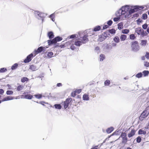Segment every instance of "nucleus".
<instances>
[{
    "instance_id": "13d9d810",
    "label": "nucleus",
    "mask_w": 149,
    "mask_h": 149,
    "mask_svg": "<svg viewBox=\"0 0 149 149\" xmlns=\"http://www.w3.org/2000/svg\"><path fill=\"white\" fill-rule=\"evenodd\" d=\"M76 37V35L75 34H73L71 35L70 36V38H74Z\"/></svg>"
},
{
    "instance_id": "bb28decb",
    "label": "nucleus",
    "mask_w": 149,
    "mask_h": 149,
    "mask_svg": "<svg viewBox=\"0 0 149 149\" xmlns=\"http://www.w3.org/2000/svg\"><path fill=\"white\" fill-rule=\"evenodd\" d=\"M118 29L119 30L121 29H123V24L122 23H121V22L119 23L118 24Z\"/></svg>"
},
{
    "instance_id": "20e7f679",
    "label": "nucleus",
    "mask_w": 149,
    "mask_h": 149,
    "mask_svg": "<svg viewBox=\"0 0 149 149\" xmlns=\"http://www.w3.org/2000/svg\"><path fill=\"white\" fill-rule=\"evenodd\" d=\"M135 32L138 35H140L142 37H143L147 35L146 32H144V31L141 28H136Z\"/></svg>"
},
{
    "instance_id": "7ed1b4c3",
    "label": "nucleus",
    "mask_w": 149,
    "mask_h": 149,
    "mask_svg": "<svg viewBox=\"0 0 149 149\" xmlns=\"http://www.w3.org/2000/svg\"><path fill=\"white\" fill-rule=\"evenodd\" d=\"M147 108H146L143 111L139 116V119L140 120L142 121L148 116L149 114V113H147Z\"/></svg>"
},
{
    "instance_id": "bf43d9fd",
    "label": "nucleus",
    "mask_w": 149,
    "mask_h": 149,
    "mask_svg": "<svg viewBox=\"0 0 149 149\" xmlns=\"http://www.w3.org/2000/svg\"><path fill=\"white\" fill-rule=\"evenodd\" d=\"M4 92L3 90L2 89H0V94H3Z\"/></svg>"
},
{
    "instance_id": "a18cd8bd",
    "label": "nucleus",
    "mask_w": 149,
    "mask_h": 149,
    "mask_svg": "<svg viewBox=\"0 0 149 149\" xmlns=\"http://www.w3.org/2000/svg\"><path fill=\"white\" fill-rule=\"evenodd\" d=\"M145 56L147 59H149V52H146Z\"/></svg>"
},
{
    "instance_id": "4d7b16f0",
    "label": "nucleus",
    "mask_w": 149,
    "mask_h": 149,
    "mask_svg": "<svg viewBox=\"0 0 149 149\" xmlns=\"http://www.w3.org/2000/svg\"><path fill=\"white\" fill-rule=\"evenodd\" d=\"M70 48L72 50H74L75 49V47L73 45H72L70 47Z\"/></svg>"
},
{
    "instance_id": "f3484780",
    "label": "nucleus",
    "mask_w": 149,
    "mask_h": 149,
    "mask_svg": "<svg viewBox=\"0 0 149 149\" xmlns=\"http://www.w3.org/2000/svg\"><path fill=\"white\" fill-rule=\"evenodd\" d=\"M101 29L100 26H97L94 28L93 31L95 32L98 31L100 30Z\"/></svg>"
},
{
    "instance_id": "a19ab883",
    "label": "nucleus",
    "mask_w": 149,
    "mask_h": 149,
    "mask_svg": "<svg viewBox=\"0 0 149 149\" xmlns=\"http://www.w3.org/2000/svg\"><path fill=\"white\" fill-rule=\"evenodd\" d=\"M136 142L138 143H139L141 142V138L139 136H138L136 138Z\"/></svg>"
},
{
    "instance_id": "603ef678",
    "label": "nucleus",
    "mask_w": 149,
    "mask_h": 149,
    "mask_svg": "<svg viewBox=\"0 0 149 149\" xmlns=\"http://www.w3.org/2000/svg\"><path fill=\"white\" fill-rule=\"evenodd\" d=\"M38 15L40 17H43V14L41 13L38 12Z\"/></svg>"
},
{
    "instance_id": "72a5a7b5",
    "label": "nucleus",
    "mask_w": 149,
    "mask_h": 149,
    "mask_svg": "<svg viewBox=\"0 0 149 149\" xmlns=\"http://www.w3.org/2000/svg\"><path fill=\"white\" fill-rule=\"evenodd\" d=\"M34 96L38 99H40L42 97V95L40 94L35 95Z\"/></svg>"
},
{
    "instance_id": "864d4df0",
    "label": "nucleus",
    "mask_w": 149,
    "mask_h": 149,
    "mask_svg": "<svg viewBox=\"0 0 149 149\" xmlns=\"http://www.w3.org/2000/svg\"><path fill=\"white\" fill-rule=\"evenodd\" d=\"M122 10V11L121 12V14L122 15H125V16L127 14L122 9H121Z\"/></svg>"
},
{
    "instance_id": "cd10ccee",
    "label": "nucleus",
    "mask_w": 149,
    "mask_h": 149,
    "mask_svg": "<svg viewBox=\"0 0 149 149\" xmlns=\"http://www.w3.org/2000/svg\"><path fill=\"white\" fill-rule=\"evenodd\" d=\"M111 83L110 81L107 80H106L104 82V85L105 86H108Z\"/></svg>"
},
{
    "instance_id": "c9c22d12",
    "label": "nucleus",
    "mask_w": 149,
    "mask_h": 149,
    "mask_svg": "<svg viewBox=\"0 0 149 149\" xmlns=\"http://www.w3.org/2000/svg\"><path fill=\"white\" fill-rule=\"evenodd\" d=\"M54 106L55 108L58 109H61V106L60 104H55Z\"/></svg>"
},
{
    "instance_id": "2eb2a0df",
    "label": "nucleus",
    "mask_w": 149,
    "mask_h": 149,
    "mask_svg": "<svg viewBox=\"0 0 149 149\" xmlns=\"http://www.w3.org/2000/svg\"><path fill=\"white\" fill-rule=\"evenodd\" d=\"M114 130L113 127H110L107 128L106 130V132L108 134H109L111 132Z\"/></svg>"
},
{
    "instance_id": "c756f323",
    "label": "nucleus",
    "mask_w": 149,
    "mask_h": 149,
    "mask_svg": "<svg viewBox=\"0 0 149 149\" xmlns=\"http://www.w3.org/2000/svg\"><path fill=\"white\" fill-rule=\"evenodd\" d=\"M18 65V64L17 63H15L12 66L11 68L12 70H15L17 68Z\"/></svg>"
},
{
    "instance_id": "7c9ffc66",
    "label": "nucleus",
    "mask_w": 149,
    "mask_h": 149,
    "mask_svg": "<svg viewBox=\"0 0 149 149\" xmlns=\"http://www.w3.org/2000/svg\"><path fill=\"white\" fill-rule=\"evenodd\" d=\"M105 58V56L104 54H101L100 55V61H103Z\"/></svg>"
},
{
    "instance_id": "9d476101",
    "label": "nucleus",
    "mask_w": 149,
    "mask_h": 149,
    "mask_svg": "<svg viewBox=\"0 0 149 149\" xmlns=\"http://www.w3.org/2000/svg\"><path fill=\"white\" fill-rule=\"evenodd\" d=\"M88 36L84 35L82 37L81 40V42L82 43H85L88 41Z\"/></svg>"
},
{
    "instance_id": "1a4fd4ad",
    "label": "nucleus",
    "mask_w": 149,
    "mask_h": 149,
    "mask_svg": "<svg viewBox=\"0 0 149 149\" xmlns=\"http://www.w3.org/2000/svg\"><path fill=\"white\" fill-rule=\"evenodd\" d=\"M43 48L42 47H38L37 50H35L33 52V54L34 56H35L39 53L41 52L43 50Z\"/></svg>"
},
{
    "instance_id": "f704fd0d",
    "label": "nucleus",
    "mask_w": 149,
    "mask_h": 149,
    "mask_svg": "<svg viewBox=\"0 0 149 149\" xmlns=\"http://www.w3.org/2000/svg\"><path fill=\"white\" fill-rule=\"evenodd\" d=\"M130 38L131 40H134L136 38V36L133 34H131L130 35Z\"/></svg>"
},
{
    "instance_id": "393cba45",
    "label": "nucleus",
    "mask_w": 149,
    "mask_h": 149,
    "mask_svg": "<svg viewBox=\"0 0 149 149\" xmlns=\"http://www.w3.org/2000/svg\"><path fill=\"white\" fill-rule=\"evenodd\" d=\"M28 78L26 77H22L21 79V81L22 83H24L25 81H29Z\"/></svg>"
},
{
    "instance_id": "ddd939ff",
    "label": "nucleus",
    "mask_w": 149,
    "mask_h": 149,
    "mask_svg": "<svg viewBox=\"0 0 149 149\" xmlns=\"http://www.w3.org/2000/svg\"><path fill=\"white\" fill-rule=\"evenodd\" d=\"M47 36L49 39L53 38L54 36L53 33L52 31H49L47 33Z\"/></svg>"
},
{
    "instance_id": "412c9836",
    "label": "nucleus",
    "mask_w": 149,
    "mask_h": 149,
    "mask_svg": "<svg viewBox=\"0 0 149 149\" xmlns=\"http://www.w3.org/2000/svg\"><path fill=\"white\" fill-rule=\"evenodd\" d=\"M24 86L22 85H19L17 86V90L18 91H20L23 89Z\"/></svg>"
},
{
    "instance_id": "c03bdc74",
    "label": "nucleus",
    "mask_w": 149,
    "mask_h": 149,
    "mask_svg": "<svg viewBox=\"0 0 149 149\" xmlns=\"http://www.w3.org/2000/svg\"><path fill=\"white\" fill-rule=\"evenodd\" d=\"M109 31L111 33H114L115 32V31L114 29H112L109 30Z\"/></svg>"
},
{
    "instance_id": "4468645a",
    "label": "nucleus",
    "mask_w": 149,
    "mask_h": 149,
    "mask_svg": "<svg viewBox=\"0 0 149 149\" xmlns=\"http://www.w3.org/2000/svg\"><path fill=\"white\" fill-rule=\"evenodd\" d=\"M134 12V11L133 9H130V8H129L128 14V15H125V17L127 18H129V16L131 14L133 13Z\"/></svg>"
},
{
    "instance_id": "5fc2aeb1",
    "label": "nucleus",
    "mask_w": 149,
    "mask_h": 149,
    "mask_svg": "<svg viewBox=\"0 0 149 149\" xmlns=\"http://www.w3.org/2000/svg\"><path fill=\"white\" fill-rule=\"evenodd\" d=\"M133 9L134 10V12H135L138 11L139 10V8L138 7H136L134 8H133Z\"/></svg>"
},
{
    "instance_id": "6e6d98bb",
    "label": "nucleus",
    "mask_w": 149,
    "mask_h": 149,
    "mask_svg": "<svg viewBox=\"0 0 149 149\" xmlns=\"http://www.w3.org/2000/svg\"><path fill=\"white\" fill-rule=\"evenodd\" d=\"M108 27H109V26H108V25H105L104 26H103L102 29H103V30L105 29H107V28H108Z\"/></svg>"
},
{
    "instance_id": "e433bc0d",
    "label": "nucleus",
    "mask_w": 149,
    "mask_h": 149,
    "mask_svg": "<svg viewBox=\"0 0 149 149\" xmlns=\"http://www.w3.org/2000/svg\"><path fill=\"white\" fill-rule=\"evenodd\" d=\"M144 65L146 68L149 67V62L147 61H144Z\"/></svg>"
},
{
    "instance_id": "680f3d73",
    "label": "nucleus",
    "mask_w": 149,
    "mask_h": 149,
    "mask_svg": "<svg viewBox=\"0 0 149 149\" xmlns=\"http://www.w3.org/2000/svg\"><path fill=\"white\" fill-rule=\"evenodd\" d=\"M39 103L44 105V104L45 103V102L44 101H41V102H39Z\"/></svg>"
},
{
    "instance_id": "f8f14e48",
    "label": "nucleus",
    "mask_w": 149,
    "mask_h": 149,
    "mask_svg": "<svg viewBox=\"0 0 149 149\" xmlns=\"http://www.w3.org/2000/svg\"><path fill=\"white\" fill-rule=\"evenodd\" d=\"M121 9H122L127 14L126 15H128L129 9V7L128 6H125L123 7Z\"/></svg>"
},
{
    "instance_id": "de8ad7c7",
    "label": "nucleus",
    "mask_w": 149,
    "mask_h": 149,
    "mask_svg": "<svg viewBox=\"0 0 149 149\" xmlns=\"http://www.w3.org/2000/svg\"><path fill=\"white\" fill-rule=\"evenodd\" d=\"M75 91L77 94H78L80 93L81 92V89H76Z\"/></svg>"
},
{
    "instance_id": "0eeeda50",
    "label": "nucleus",
    "mask_w": 149,
    "mask_h": 149,
    "mask_svg": "<svg viewBox=\"0 0 149 149\" xmlns=\"http://www.w3.org/2000/svg\"><path fill=\"white\" fill-rule=\"evenodd\" d=\"M33 57V54L32 53L31 54L28 55L26 58L24 60V62L25 63H28L30 62L32 59Z\"/></svg>"
},
{
    "instance_id": "052dcab7",
    "label": "nucleus",
    "mask_w": 149,
    "mask_h": 149,
    "mask_svg": "<svg viewBox=\"0 0 149 149\" xmlns=\"http://www.w3.org/2000/svg\"><path fill=\"white\" fill-rule=\"evenodd\" d=\"M8 99L7 98V97H5L2 100V101H6L8 100Z\"/></svg>"
},
{
    "instance_id": "3c124183",
    "label": "nucleus",
    "mask_w": 149,
    "mask_h": 149,
    "mask_svg": "<svg viewBox=\"0 0 149 149\" xmlns=\"http://www.w3.org/2000/svg\"><path fill=\"white\" fill-rule=\"evenodd\" d=\"M120 19V17H115L113 18V20L115 22L118 21Z\"/></svg>"
},
{
    "instance_id": "dca6fc26",
    "label": "nucleus",
    "mask_w": 149,
    "mask_h": 149,
    "mask_svg": "<svg viewBox=\"0 0 149 149\" xmlns=\"http://www.w3.org/2000/svg\"><path fill=\"white\" fill-rule=\"evenodd\" d=\"M24 97L25 98L28 99H31L33 98V96L30 94L25 95L24 96Z\"/></svg>"
},
{
    "instance_id": "5701e85b",
    "label": "nucleus",
    "mask_w": 149,
    "mask_h": 149,
    "mask_svg": "<svg viewBox=\"0 0 149 149\" xmlns=\"http://www.w3.org/2000/svg\"><path fill=\"white\" fill-rule=\"evenodd\" d=\"M83 99L84 100H88L89 99V97L88 95L84 94L83 97Z\"/></svg>"
},
{
    "instance_id": "0e129e2a",
    "label": "nucleus",
    "mask_w": 149,
    "mask_h": 149,
    "mask_svg": "<svg viewBox=\"0 0 149 149\" xmlns=\"http://www.w3.org/2000/svg\"><path fill=\"white\" fill-rule=\"evenodd\" d=\"M98 146H96L91 149H97Z\"/></svg>"
},
{
    "instance_id": "6ab92c4d",
    "label": "nucleus",
    "mask_w": 149,
    "mask_h": 149,
    "mask_svg": "<svg viewBox=\"0 0 149 149\" xmlns=\"http://www.w3.org/2000/svg\"><path fill=\"white\" fill-rule=\"evenodd\" d=\"M143 77H145L148 76L149 74V71L148 70H144L142 72Z\"/></svg>"
},
{
    "instance_id": "58836bf2",
    "label": "nucleus",
    "mask_w": 149,
    "mask_h": 149,
    "mask_svg": "<svg viewBox=\"0 0 149 149\" xmlns=\"http://www.w3.org/2000/svg\"><path fill=\"white\" fill-rule=\"evenodd\" d=\"M147 41L146 40H142L141 41V45H145L147 43Z\"/></svg>"
},
{
    "instance_id": "a878e982",
    "label": "nucleus",
    "mask_w": 149,
    "mask_h": 149,
    "mask_svg": "<svg viewBox=\"0 0 149 149\" xmlns=\"http://www.w3.org/2000/svg\"><path fill=\"white\" fill-rule=\"evenodd\" d=\"M82 43V42L80 41H77L74 42L75 45L77 46H80Z\"/></svg>"
},
{
    "instance_id": "09e8293b",
    "label": "nucleus",
    "mask_w": 149,
    "mask_h": 149,
    "mask_svg": "<svg viewBox=\"0 0 149 149\" xmlns=\"http://www.w3.org/2000/svg\"><path fill=\"white\" fill-rule=\"evenodd\" d=\"M148 25L146 24H144L142 25V27L144 29H146Z\"/></svg>"
},
{
    "instance_id": "4be33fe9",
    "label": "nucleus",
    "mask_w": 149,
    "mask_h": 149,
    "mask_svg": "<svg viewBox=\"0 0 149 149\" xmlns=\"http://www.w3.org/2000/svg\"><path fill=\"white\" fill-rule=\"evenodd\" d=\"M36 67L33 65H31L29 68V69L32 71H34L36 70Z\"/></svg>"
},
{
    "instance_id": "338daca9",
    "label": "nucleus",
    "mask_w": 149,
    "mask_h": 149,
    "mask_svg": "<svg viewBox=\"0 0 149 149\" xmlns=\"http://www.w3.org/2000/svg\"><path fill=\"white\" fill-rule=\"evenodd\" d=\"M141 59L143 60H145V57L144 56H143L141 57Z\"/></svg>"
},
{
    "instance_id": "49530a36",
    "label": "nucleus",
    "mask_w": 149,
    "mask_h": 149,
    "mask_svg": "<svg viewBox=\"0 0 149 149\" xmlns=\"http://www.w3.org/2000/svg\"><path fill=\"white\" fill-rule=\"evenodd\" d=\"M142 17L143 19H146L147 18V15L146 14H144L142 15Z\"/></svg>"
},
{
    "instance_id": "79ce46f5",
    "label": "nucleus",
    "mask_w": 149,
    "mask_h": 149,
    "mask_svg": "<svg viewBox=\"0 0 149 149\" xmlns=\"http://www.w3.org/2000/svg\"><path fill=\"white\" fill-rule=\"evenodd\" d=\"M77 94L75 91H74L72 92L71 93V96H72V97H75L77 95Z\"/></svg>"
},
{
    "instance_id": "37998d69",
    "label": "nucleus",
    "mask_w": 149,
    "mask_h": 149,
    "mask_svg": "<svg viewBox=\"0 0 149 149\" xmlns=\"http://www.w3.org/2000/svg\"><path fill=\"white\" fill-rule=\"evenodd\" d=\"M50 17L52 20L53 21H54L55 19L54 15V14H52L50 16Z\"/></svg>"
},
{
    "instance_id": "b1692460",
    "label": "nucleus",
    "mask_w": 149,
    "mask_h": 149,
    "mask_svg": "<svg viewBox=\"0 0 149 149\" xmlns=\"http://www.w3.org/2000/svg\"><path fill=\"white\" fill-rule=\"evenodd\" d=\"M53 53L52 52H49L47 54V55L46 57L48 58H50L52 57L53 55Z\"/></svg>"
},
{
    "instance_id": "f03ea898",
    "label": "nucleus",
    "mask_w": 149,
    "mask_h": 149,
    "mask_svg": "<svg viewBox=\"0 0 149 149\" xmlns=\"http://www.w3.org/2000/svg\"><path fill=\"white\" fill-rule=\"evenodd\" d=\"M62 40V38L61 37L57 36L54 38L52 40H49L48 41V43L49 44H55L58 42L61 41Z\"/></svg>"
},
{
    "instance_id": "a211bd4d",
    "label": "nucleus",
    "mask_w": 149,
    "mask_h": 149,
    "mask_svg": "<svg viewBox=\"0 0 149 149\" xmlns=\"http://www.w3.org/2000/svg\"><path fill=\"white\" fill-rule=\"evenodd\" d=\"M139 134H146V132L145 131L143 130L142 129H140L138 131Z\"/></svg>"
},
{
    "instance_id": "774afa93",
    "label": "nucleus",
    "mask_w": 149,
    "mask_h": 149,
    "mask_svg": "<svg viewBox=\"0 0 149 149\" xmlns=\"http://www.w3.org/2000/svg\"><path fill=\"white\" fill-rule=\"evenodd\" d=\"M147 31L148 33H149V26L148 27L147 29Z\"/></svg>"
},
{
    "instance_id": "473e14b6",
    "label": "nucleus",
    "mask_w": 149,
    "mask_h": 149,
    "mask_svg": "<svg viewBox=\"0 0 149 149\" xmlns=\"http://www.w3.org/2000/svg\"><path fill=\"white\" fill-rule=\"evenodd\" d=\"M143 74L142 73L140 72L138 73L136 75V77L138 78H140L141 77H142Z\"/></svg>"
},
{
    "instance_id": "6e6552de",
    "label": "nucleus",
    "mask_w": 149,
    "mask_h": 149,
    "mask_svg": "<svg viewBox=\"0 0 149 149\" xmlns=\"http://www.w3.org/2000/svg\"><path fill=\"white\" fill-rule=\"evenodd\" d=\"M107 37L106 33H104L102 34L99 36L98 41L100 42H102Z\"/></svg>"
},
{
    "instance_id": "39448f33",
    "label": "nucleus",
    "mask_w": 149,
    "mask_h": 149,
    "mask_svg": "<svg viewBox=\"0 0 149 149\" xmlns=\"http://www.w3.org/2000/svg\"><path fill=\"white\" fill-rule=\"evenodd\" d=\"M120 137L122 138V143H126L127 141L126 133L125 132H122Z\"/></svg>"
},
{
    "instance_id": "4c0bfd02",
    "label": "nucleus",
    "mask_w": 149,
    "mask_h": 149,
    "mask_svg": "<svg viewBox=\"0 0 149 149\" xmlns=\"http://www.w3.org/2000/svg\"><path fill=\"white\" fill-rule=\"evenodd\" d=\"M7 70L6 68H2L0 69V72L3 73L7 71Z\"/></svg>"
},
{
    "instance_id": "423d86ee",
    "label": "nucleus",
    "mask_w": 149,
    "mask_h": 149,
    "mask_svg": "<svg viewBox=\"0 0 149 149\" xmlns=\"http://www.w3.org/2000/svg\"><path fill=\"white\" fill-rule=\"evenodd\" d=\"M72 99L71 97H68L64 101V107L65 109H66L69 106V105L72 101Z\"/></svg>"
},
{
    "instance_id": "9b49d317",
    "label": "nucleus",
    "mask_w": 149,
    "mask_h": 149,
    "mask_svg": "<svg viewBox=\"0 0 149 149\" xmlns=\"http://www.w3.org/2000/svg\"><path fill=\"white\" fill-rule=\"evenodd\" d=\"M136 131L134 129H132L130 133L128 134V136L129 138H130L134 136L135 133Z\"/></svg>"
},
{
    "instance_id": "2f4dec72",
    "label": "nucleus",
    "mask_w": 149,
    "mask_h": 149,
    "mask_svg": "<svg viewBox=\"0 0 149 149\" xmlns=\"http://www.w3.org/2000/svg\"><path fill=\"white\" fill-rule=\"evenodd\" d=\"M130 32V30L128 29H125L123 30L122 33L124 34H127Z\"/></svg>"
},
{
    "instance_id": "ea45409f",
    "label": "nucleus",
    "mask_w": 149,
    "mask_h": 149,
    "mask_svg": "<svg viewBox=\"0 0 149 149\" xmlns=\"http://www.w3.org/2000/svg\"><path fill=\"white\" fill-rule=\"evenodd\" d=\"M13 92L12 91H6V93L7 95H10L13 94Z\"/></svg>"
},
{
    "instance_id": "aec40b11",
    "label": "nucleus",
    "mask_w": 149,
    "mask_h": 149,
    "mask_svg": "<svg viewBox=\"0 0 149 149\" xmlns=\"http://www.w3.org/2000/svg\"><path fill=\"white\" fill-rule=\"evenodd\" d=\"M127 36L125 35H121L120 36V39L121 41H124L127 38Z\"/></svg>"
},
{
    "instance_id": "8fccbe9b",
    "label": "nucleus",
    "mask_w": 149,
    "mask_h": 149,
    "mask_svg": "<svg viewBox=\"0 0 149 149\" xmlns=\"http://www.w3.org/2000/svg\"><path fill=\"white\" fill-rule=\"evenodd\" d=\"M112 23H113V22L111 20H109L107 22V24H108V26H110L112 24Z\"/></svg>"
},
{
    "instance_id": "c85d7f7f",
    "label": "nucleus",
    "mask_w": 149,
    "mask_h": 149,
    "mask_svg": "<svg viewBox=\"0 0 149 149\" xmlns=\"http://www.w3.org/2000/svg\"><path fill=\"white\" fill-rule=\"evenodd\" d=\"M113 40L116 42V43H118L120 41L119 38V37L117 36H115L113 38Z\"/></svg>"
},
{
    "instance_id": "f257e3e1",
    "label": "nucleus",
    "mask_w": 149,
    "mask_h": 149,
    "mask_svg": "<svg viewBox=\"0 0 149 149\" xmlns=\"http://www.w3.org/2000/svg\"><path fill=\"white\" fill-rule=\"evenodd\" d=\"M131 47L132 51H136L139 50V46L138 42L137 41H134L131 42Z\"/></svg>"
},
{
    "instance_id": "e2e57ef3",
    "label": "nucleus",
    "mask_w": 149,
    "mask_h": 149,
    "mask_svg": "<svg viewBox=\"0 0 149 149\" xmlns=\"http://www.w3.org/2000/svg\"><path fill=\"white\" fill-rule=\"evenodd\" d=\"M62 86V84L61 83H58L57 84V86L58 87H59L60 86Z\"/></svg>"
},
{
    "instance_id": "69168bd1",
    "label": "nucleus",
    "mask_w": 149,
    "mask_h": 149,
    "mask_svg": "<svg viewBox=\"0 0 149 149\" xmlns=\"http://www.w3.org/2000/svg\"><path fill=\"white\" fill-rule=\"evenodd\" d=\"M7 97L8 99H8V100H12L13 99V98L11 97H10L9 96H8V97Z\"/></svg>"
}]
</instances>
